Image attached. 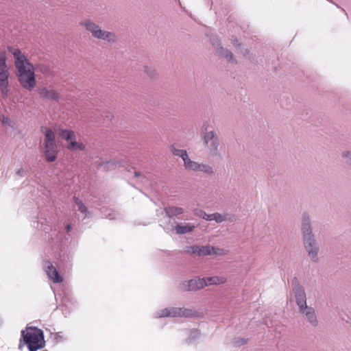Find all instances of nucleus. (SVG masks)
Wrapping results in <instances>:
<instances>
[{
  "label": "nucleus",
  "instance_id": "6",
  "mask_svg": "<svg viewBox=\"0 0 351 351\" xmlns=\"http://www.w3.org/2000/svg\"><path fill=\"white\" fill-rule=\"evenodd\" d=\"M204 145L208 148L213 157H221L219 152L220 140L217 133L212 131H206L203 134Z\"/></svg>",
  "mask_w": 351,
  "mask_h": 351
},
{
  "label": "nucleus",
  "instance_id": "41",
  "mask_svg": "<svg viewBox=\"0 0 351 351\" xmlns=\"http://www.w3.org/2000/svg\"><path fill=\"white\" fill-rule=\"evenodd\" d=\"M24 173L25 171L23 169H19L16 172V173L20 176H24Z\"/></svg>",
  "mask_w": 351,
  "mask_h": 351
},
{
  "label": "nucleus",
  "instance_id": "24",
  "mask_svg": "<svg viewBox=\"0 0 351 351\" xmlns=\"http://www.w3.org/2000/svg\"><path fill=\"white\" fill-rule=\"evenodd\" d=\"M197 172H202L208 175H213L215 173L213 167L204 163L199 164Z\"/></svg>",
  "mask_w": 351,
  "mask_h": 351
},
{
  "label": "nucleus",
  "instance_id": "29",
  "mask_svg": "<svg viewBox=\"0 0 351 351\" xmlns=\"http://www.w3.org/2000/svg\"><path fill=\"white\" fill-rule=\"evenodd\" d=\"M210 40L217 51L219 50V47H222L219 39L217 36L210 37Z\"/></svg>",
  "mask_w": 351,
  "mask_h": 351
},
{
  "label": "nucleus",
  "instance_id": "45",
  "mask_svg": "<svg viewBox=\"0 0 351 351\" xmlns=\"http://www.w3.org/2000/svg\"><path fill=\"white\" fill-rule=\"evenodd\" d=\"M93 121V122H95V123L98 122V121H97V120H94V121Z\"/></svg>",
  "mask_w": 351,
  "mask_h": 351
},
{
  "label": "nucleus",
  "instance_id": "19",
  "mask_svg": "<svg viewBox=\"0 0 351 351\" xmlns=\"http://www.w3.org/2000/svg\"><path fill=\"white\" fill-rule=\"evenodd\" d=\"M59 136L66 142H70L73 139H75V134L72 130L66 129L61 130Z\"/></svg>",
  "mask_w": 351,
  "mask_h": 351
},
{
  "label": "nucleus",
  "instance_id": "11",
  "mask_svg": "<svg viewBox=\"0 0 351 351\" xmlns=\"http://www.w3.org/2000/svg\"><path fill=\"white\" fill-rule=\"evenodd\" d=\"M36 91L39 95V97L43 100L59 101L60 95V94L52 88H49L46 86H39L36 88Z\"/></svg>",
  "mask_w": 351,
  "mask_h": 351
},
{
  "label": "nucleus",
  "instance_id": "17",
  "mask_svg": "<svg viewBox=\"0 0 351 351\" xmlns=\"http://www.w3.org/2000/svg\"><path fill=\"white\" fill-rule=\"evenodd\" d=\"M173 229L175 230L177 234H184L191 232L194 230L195 226L190 223H176L172 225Z\"/></svg>",
  "mask_w": 351,
  "mask_h": 351
},
{
  "label": "nucleus",
  "instance_id": "42",
  "mask_svg": "<svg viewBox=\"0 0 351 351\" xmlns=\"http://www.w3.org/2000/svg\"><path fill=\"white\" fill-rule=\"evenodd\" d=\"M134 176L135 177H140V176H142L141 173L138 172V171H135L134 172Z\"/></svg>",
  "mask_w": 351,
  "mask_h": 351
},
{
  "label": "nucleus",
  "instance_id": "23",
  "mask_svg": "<svg viewBox=\"0 0 351 351\" xmlns=\"http://www.w3.org/2000/svg\"><path fill=\"white\" fill-rule=\"evenodd\" d=\"M74 201L75 204L77 206L78 210L80 211L82 214H84V218L88 217L89 216V212L88 210L87 207L83 204V202L77 197H74Z\"/></svg>",
  "mask_w": 351,
  "mask_h": 351
},
{
  "label": "nucleus",
  "instance_id": "40",
  "mask_svg": "<svg viewBox=\"0 0 351 351\" xmlns=\"http://www.w3.org/2000/svg\"><path fill=\"white\" fill-rule=\"evenodd\" d=\"M247 340L245 339H239L238 341H235V343H238L239 345H243L246 343Z\"/></svg>",
  "mask_w": 351,
  "mask_h": 351
},
{
  "label": "nucleus",
  "instance_id": "20",
  "mask_svg": "<svg viewBox=\"0 0 351 351\" xmlns=\"http://www.w3.org/2000/svg\"><path fill=\"white\" fill-rule=\"evenodd\" d=\"M199 164L195 161L191 160L189 156L184 161V168L189 171L197 172Z\"/></svg>",
  "mask_w": 351,
  "mask_h": 351
},
{
  "label": "nucleus",
  "instance_id": "12",
  "mask_svg": "<svg viewBox=\"0 0 351 351\" xmlns=\"http://www.w3.org/2000/svg\"><path fill=\"white\" fill-rule=\"evenodd\" d=\"M301 231L302 234V239L315 237L314 234L313 233V228L310 217L307 213H304L302 214Z\"/></svg>",
  "mask_w": 351,
  "mask_h": 351
},
{
  "label": "nucleus",
  "instance_id": "7",
  "mask_svg": "<svg viewBox=\"0 0 351 351\" xmlns=\"http://www.w3.org/2000/svg\"><path fill=\"white\" fill-rule=\"evenodd\" d=\"M197 316V312L190 308L170 307L165 308L156 313V317H193Z\"/></svg>",
  "mask_w": 351,
  "mask_h": 351
},
{
  "label": "nucleus",
  "instance_id": "39",
  "mask_svg": "<svg viewBox=\"0 0 351 351\" xmlns=\"http://www.w3.org/2000/svg\"><path fill=\"white\" fill-rule=\"evenodd\" d=\"M213 216H214V213L210 214V215H208L206 213V217L204 219L206 221H213Z\"/></svg>",
  "mask_w": 351,
  "mask_h": 351
},
{
  "label": "nucleus",
  "instance_id": "21",
  "mask_svg": "<svg viewBox=\"0 0 351 351\" xmlns=\"http://www.w3.org/2000/svg\"><path fill=\"white\" fill-rule=\"evenodd\" d=\"M85 148H86L85 145H84L82 143H79V142L76 141L75 139H73L67 145V149L69 151H76V150L83 151L85 149Z\"/></svg>",
  "mask_w": 351,
  "mask_h": 351
},
{
  "label": "nucleus",
  "instance_id": "33",
  "mask_svg": "<svg viewBox=\"0 0 351 351\" xmlns=\"http://www.w3.org/2000/svg\"><path fill=\"white\" fill-rule=\"evenodd\" d=\"M194 215L197 217H199L202 219H205L206 213L201 209H195L194 210Z\"/></svg>",
  "mask_w": 351,
  "mask_h": 351
},
{
  "label": "nucleus",
  "instance_id": "10",
  "mask_svg": "<svg viewBox=\"0 0 351 351\" xmlns=\"http://www.w3.org/2000/svg\"><path fill=\"white\" fill-rule=\"evenodd\" d=\"M203 278H194L189 280L184 281L180 285V288L184 291H195L205 287Z\"/></svg>",
  "mask_w": 351,
  "mask_h": 351
},
{
  "label": "nucleus",
  "instance_id": "43",
  "mask_svg": "<svg viewBox=\"0 0 351 351\" xmlns=\"http://www.w3.org/2000/svg\"><path fill=\"white\" fill-rule=\"evenodd\" d=\"M66 231H67V232L70 231V229H71V225H70V224H68V225L66 226Z\"/></svg>",
  "mask_w": 351,
  "mask_h": 351
},
{
  "label": "nucleus",
  "instance_id": "22",
  "mask_svg": "<svg viewBox=\"0 0 351 351\" xmlns=\"http://www.w3.org/2000/svg\"><path fill=\"white\" fill-rule=\"evenodd\" d=\"M217 52L219 56H223L228 61L236 62L235 60L234 59L232 53L228 49H224L223 47H221L219 48V50Z\"/></svg>",
  "mask_w": 351,
  "mask_h": 351
},
{
  "label": "nucleus",
  "instance_id": "37",
  "mask_svg": "<svg viewBox=\"0 0 351 351\" xmlns=\"http://www.w3.org/2000/svg\"><path fill=\"white\" fill-rule=\"evenodd\" d=\"M231 42L234 45V46L236 47H239L241 46V43L239 42V40L235 37L232 38Z\"/></svg>",
  "mask_w": 351,
  "mask_h": 351
},
{
  "label": "nucleus",
  "instance_id": "13",
  "mask_svg": "<svg viewBox=\"0 0 351 351\" xmlns=\"http://www.w3.org/2000/svg\"><path fill=\"white\" fill-rule=\"evenodd\" d=\"M10 73L8 69H0V90L3 98H6L8 95V77Z\"/></svg>",
  "mask_w": 351,
  "mask_h": 351
},
{
  "label": "nucleus",
  "instance_id": "36",
  "mask_svg": "<svg viewBox=\"0 0 351 351\" xmlns=\"http://www.w3.org/2000/svg\"><path fill=\"white\" fill-rule=\"evenodd\" d=\"M145 71L147 73V74L150 77H154L156 75V71L154 69H152V68H148V67H145Z\"/></svg>",
  "mask_w": 351,
  "mask_h": 351
},
{
  "label": "nucleus",
  "instance_id": "30",
  "mask_svg": "<svg viewBox=\"0 0 351 351\" xmlns=\"http://www.w3.org/2000/svg\"><path fill=\"white\" fill-rule=\"evenodd\" d=\"M342 157L346 159L347 165L351 167V152L348 150L343 151L341 154Z\"/></svg>",
  "mask_w": 351,
  "mask_h": 351
},
{
  "label": "nucleus",
  "instance_id": "27",
  "mask_svg": "<svg viewBox=\"0 0 351 351\" xmlns=\"http://www.w3.org/2000/svg\"><path fill=\"white\" fill-rule=\"evenodd\" d=\"M119 165V162L116 160L106 161L105 162L101 164V166H103L104 169H105L106 170H111L112 169H115L117 166Z\"/></svg>",
  "mask_w": 351,
  "mask_h": 351
},
{
  "label": "nucleus",
  "instance_id": "46",
  "mask_svg": "<svg viewBox=\"0 0 351 351\" xmlns=\"http://www.w3.org/2000/svg\"><path fill=\"white\" fill-rule=\"evenodd\" d=\"M350 168L351 169V167Z\"/></svg>",
  "mask_w": 351,
  "mask_h": 351
},
{
  "label": "nucleus",
  "instance_id": "38",
  "mask_svg": "<svg viewBox=\"0 0 351 351\" xmlns=\"http://www.w3.org/2000/svg\"><path fill=\"white\" fill-rule=\"evenodd\" d=\"M113 117L112 114L110 112H105V119H107L108 121H110L112 118Z\"/></svg>",
  "mask_w": 351,
  "mask_h": 351
},
{
  "label": "nucleus",
  "instance_id": "14",
  "mask_svg": "<svg viewBox=\"0 0 351 351\" xmlns=\"http://www.w3.org/2000/svg\"><path fill=\"white\" fill-rule=\"evenodd\" d=\"M302 308V310H299V312L305 316L306 319L311 326L314 327L317 326L318 322L315 309L313 307L308 306H306Z\"/></svg>",
  "mask_w": 351,
  "mask_h": 351
},
{
  "label": "nucleus",
  "instance_id": "5",
  "mask_svg": "<svg viewBox=\"0 0 351 351\" xmlns=\"http://www.w3.org/2000/svg\"><path fill=\"white\" fill-rule=\"evenodd\" d=\"M186 254L192 255H197L198 256H206L210 255L223 256L226 254V251L223 249L215 247L210 245L199 246L194 245L191 246H186L184 248Z\"/></svg>",
  "mask_w": 351,
  "mask_h": 351
},
{
  "label": "nucleus",
  "instance_id": "28",
  "mask_svg": "<svg viewBox=\"0 0 351 351\" xmlns=\"http://www.w3.org/2000/svg\"><path fill=\"white\" fill-rule=\"evenodd\" d=\"M0 121L2 123V125H3L5 126H9L11 128L13 127V124H14L13 121H11L8 117H5L3 114H1L0 116Z\"/></svg>",
  "mask_w": 351,
  "mask_h": 351
},
{
  "label": "nucleus",
  "instance_id": "25",
  "mask_svg": "<svg viewBox=\"0 0 351 351\" xmlns=\"http://www.w3.org/2000/svg\"><path fill=\"white\" fill-rule=\"evenodd\" d=\"M171 152L174 156L180 157L183 162L189 156L186 150L177 149L173 145L171 146Z\"/></svg>",
  "mask_w": 351,
  "mask_h": 351
},
{
  "label": "nucleus",
  "instance_id": "1",
  "mask_svg": "<svg viewBox=\"0 0 351 351\" xmlns=\"http://www.w3.org/2000/svg\"><path fill=\"white\" fill-rule=\"evenodd\" d=\"M8 50L14 58V65L21 85L26 90H32L36 84L34 66L18 48L8 47Z\"/></svg>",
  "mask_w": 351,
  "mask_h": 351
},
{
  "label": "nucleus",
  "instance_id": "15",
  "mask_svg": "<svg viewBox=\"0 0 351 351\" xmlns=\"http://www.w3.org/2000/svg\"><path fill=\"white\" fill-rule=\"evenodd\" d=\"M46 272L47 276L53 280V282L58 283L62 281V278L57 271L56 268L53 267L51 262L46 263Z\"/></svg>",
  "mask_w": 351,
  "mask_h": 351
},
{
  "label": "nucleus",
  "instance_id": "3",
  "mask_svg": "<svg viewBox=\"0 0 351 351\" xmlns=\"http://www.w3.org/2000/svg\"><path fill=\"white\" fill-rule=\"evenodd\" d=\"M42 132L45 135L43 153L45 158L48 162H53L56 160L58 154V147L56 143L55 134L53 131L49 128H42Z\"/></svg>",
  "mask_w": 351,
  "mask_h": 351
},
{
  "label": "nucleus",
  "instance_id": "9",
  "mask_svg": "<svg viewBox=\"0 0 351 351\" xmlns=\"http://www.w3.org/2000/svg\"><path fill=\"white\" fill-rule=\"evenodd\" d=\"M304 247L311 260L317 263L319 260V245L315 237L302 239Z\"/></svg>",
  "mask_w": 351,
  "mask_h": 351
},
{
  "label": "nucleus",
  "instance_id": "16",
  "mask_svg": "<svg viewBox=\"0 0 351 351\" xmlns=\"http://www.w3.org/2000/svg\"><path fill=\"white\" fill-rule=\"evenodd\" d=\"M166 216L169 218H175L184 214V209L176 206H167L164 208Z\"/></svg>",
  "mask_w": 351,
  "mask_h": 351
},
{
  "label": "nucleus",
  "instance_id": "44",
  "mask_svg": "<svg viewBox=\"0 0 351 351\" xmlns=\"http://www.w3.org/2000/svg\"><path fill=\"white\" fill-rule=\"evenodd\" d=\"M163 228H164V230H165V232H169V228H166V227H164Z\"/></svg>",
  "mask_w": 351,
  "mask_h": 351
},
{
  "label": "nucleus",
  "instance_id": "2",
  "mask_svg": "<svg viewBox=\"0 0 351 351\" xmlns=\"http://www.w3.org/2000/svg\"><path fill=\"white\" fill-rule=\"evenodd\" d=\"M21 336L29 351H37L45 345L43 331L36 327H27V332L21 331Z\"/></svg>",
  "mask_w": 351,
  "mask_h": 351
},
{
  "label": "nucleus",
  "instance_id": "34",
  "mask_svg": "<svg viewBox=\"0 0 351 351\" xmlns=\"http://www.w3.org/2000/svg\"><path fill=\"white\" fill-rule=\"evenodd\" d=\"M213 219V221H215L217 223H221L223 221V215L219 213H215Z\"/></svg>",
  "mask_w": 351,
  "mask_h": 351
},
{
  "label": "nucleus",
  "instance_id": "35",
  "mask_svg": "<svg viewBox=\"0 0 351 351\" xmlns=\"http://www.w3.org/2000/svg\"><path fill=\"white\" fill-rule=\"evenodd\" d=\"M107 212H108L106 215H105V217L106 218H108L109 219H114L117 218V214L113 211H112L110 209H106Z\"/></svg>",
  "mask_w": 351,
  "mask_h": 351
},
{
  "label": "nucleus",
  "instance_id": "18",
  "mask_svg": "<svg viewBox=\"0 0 351 351\" xmlns=\"http://www.w3.org/2000/svg\"><path fill=\"white\" fill-rule=\"evenodd\" d=\"M204 279L205 287L209 285H218L224 284L227 279L223 276H210L203 278Z\"/></svg>",
  "mask_w": 351,
  "mask_h": 351
},
{
  "label": "nucleus",
  "instance_id": "8",
  "mask_svg": "<svg viewBox=\"0 0 351 351\" xmlns=\"http://www.w3.org/2000/svg\"><path fill=\"white\" fill-rule=\"evenodd\" d=\"M292 289L299 310H302L306 304V295L304 287L300 284L298 278L294 277L291 282Z\"/></svg>",
  "mask_w": 351,
  "mask_h": 351
},
{
  "label": "nucleus",
  "instance_id": "31",
  "mask_svg": "<svg viewBox=\"0 0 351 351\" xmlns=\"http://www.w3.org/2000/svg\"><path fill=\"white\" fill-rule=\"evenodd\" d=\"M0 69H8V65L6 64V57L4 53H1L0 54Z\"/></svg>",
  "mask_w": 351,
  "mask_h": 351
},
{
  "label": "nucleus",
  "instance_id": "32",
  "mask_svg": "<svg viewBox=\"0 0 351 351\" xmlns=\"http://www.w3.org/2000/svg\"><path fill=\"white\" fill-rule=\"evenodd\" d=\"M223 221H228L230 222H235L236 217L234 215L230 213H225L223 215Z\"/></svg>",
  "mask_w": 351,
  "mask_h": 351
},
{
  "label": "nucleus",
  "instance_id": "26",
  "mask_svg": "<svg viewBox=\"0 0 351 351\" xmlns=\"http://www.w3.org/2000/svg\"><path fill=\"white\" fill-rule=\"evenodd\" d=\"M200 335V332L197 329H192L189 331V337L186 339V343H191L197 339Z\"/></svg>",
  "mask_w": 351,
  "mask_h": 351
},
{
  "label": "nucleus",
  "instance_id": "4",
  "mask_svg": "<svg viewBox=\"0 0 351 351\" xmlns=\"http://www.w3.org/2000/svg\"><path fill=\"white\" fill-rule=\"evenodd\" d=\"M80 25L91 33L92 36L95 38L108 43H115L117 41V36L114 32L101 29L98 25L90 20L83 21L80 23Z\"/></svg>",
  "mask_w": 351,
  "mask_h": 351
}]
</instances>
